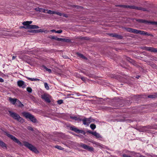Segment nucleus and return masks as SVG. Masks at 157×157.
Returning <instances> with one entry per match:
<instances>
[{
    "mask_svg": "<svg viewBox=\"0 0 157 157\" xmlns=\"http://www.w3.org/2000/svg\"><path fill=\"white\" fill-rule=\"evenodd\" d=\"M116 7H122L124 8H129L130 9H133L138 10H141L143 11H148L146 8L136 6H129L127 5H116Z\"/></svg>",
    "mask_w": 157,
    "mask_h": 157,
    "instance_id": "obj_1",
    "label": "nucleus"
},
{
    "mask_svg": "<svg viewBox=\"0 0 157 157\" xmlns=\"http://www.w3.org/2000/svg\"><path fill=\"white\" fill-rule=\"evenodd\" d=\"M124 29H125L127 32L133 33L135 34H140L145 35H149L147 32L143 31H141L129 28H125Z\"/></svg>",
    "mask_w": 157,
    "mask_h": 157,
    "instance_id": "obj_2",
    "label": "nucleus"
},
{
    "mask_svg": "<svg viewBox=\"0 0 157 157\" xmlns=\"http://www.w3.org/2000/svg\"><path fill=\"white\" fill-rule=\"evenodd\" d=\"M22 114L26 118L29 119L33 122L35 123L37 122V120L34 116L30 113L26 112H24L22 113Z\"/></svg>",
    "mask_w": 157,
    "mask_h": 157,
    "instance_id": "obj_3",
    "label": "nucleus"
},
{
    "mask_svg": "<svg viewBox=\"0 0 157 157\" xmlns=\"http://www.w3.org/2000/svg\"><path fill=\"white\" fill-rule=\"evenodd\" d=\"M10 115L14 119L21 122H24V120L17 114L10 111H9Z\"/></svg>",
    "mask_w": 157,
    "mask_h": 157,
    "instance_id": "obj_4",
    "label": "nucleus"
},
{
    "mask_svg": "<svg viewBox=\"0 0 157 157\" xmlns=\"http://www.w3.org/2000/svg\"><path fill=\"white\" fill-rule=\"evenodd\" d=\"M23 144L25 146L28 148L31 151H32L34 152H35L36 151H37V149L35 147L27 142H24Z\"/></svg>",
    "mask_w": 157,
    "mask_h": 157,
    "instance_id": "obj_5",
    "label": "nucleus"
},
{
    "mask_svg": "<svg viewBox=\"0 0 157 157\" xmlns=\"http://www.w3.org/2000/svg\"><path fill=\"white\" fill-rule=\"evenodd\" d=\"M6 135L9 138H10L13 141L21 145V144L19 140L13 136L6 132Z\"/></svg>",
    "mask_w": 157,
    "mask_h": 157,
    "instance_id": "obj_6",
    "label": "nucleus"
},
{
    "mask_svg": "<svg viewBox=\"0 0 157 157\" xmlns=\"http://www.w3.org/2000/svg\"><path fill=\"white\" fill-rule=\"evenodd\" d=\"M94 121V120L90 117L89 118L84 117L83 120V124L85 125L88 126L89 124L91 122Z\"/></svg>",
    "mask_w": 157,
    "mask_h": 157,
    "instance_id": "obj_7",
    "label": "nucleus"
},
{
    "mask_svg": "<svg viewBox=\"0 0 157 157\" xmlns=\"http://www.w3.org/2000/svg\"><path fill=\"white\" fill-rule=\"evenodd\" d=\"M22 24L24 25H26L27 28L29 29H37L39 28V27L36 25H29L28 21L23 22Z\"/></svg>",
    "mask_w": 157,
    "mask_h": 157,
    "instance_id": "obj_8",
    "label": "nucleus"
},
{
    "mask_svg": "<svg viewBox=\"0 0 157 157\" xmlns=\"http://www.w3.org/2000/svg\"><path fill=\"white\" fill-rule=\"evenodd\" d=\"M69 128L70 130L74 131L77 133H83V132H84V131L83 130H79L74 126L72 125L70 126Z\"/></svg>",
    "mask_w": 157,
    "mask_h": 157,
    "instance_id": "obj_9",
    "label": "nucleus"
},
{
    "mask_svg": "<svg viewBox=\"0 0 157 157\" xmlns=\"http://www.w3.org/2000/svg\"><path fill=\"white\" fill-rule=\"evenodd\" d=\"M80 147L89 151H94V148L93 147H90L85 144L81 143L80 144Z\"/></svg>",
    "mask_w": 157,
    "mask_h": 157,
    "instance_id": "obj_10",
    "label": "nucleus"
},
{
    "mask_svg": "<svg viewBox=\"0 0 157 157\" xmlns=\"http://www.w3.org/2000/svg\"><path fill=\"white\" fill-rule=\"evenodd\" d=\"M41 98L45 101L48 103H50L51 101L50 99L48 97V95L44 94L41 95Z\"/></svg>",
    "mask_w": 157,
    "mask_h": 157,
    "instance_id": "obj_11",
    "label": "nucleus"
},
{
    "mask_svg": "<svg viewBox=\"0 0 157 157\" xmlns=\"http://www.w3.org/2000/svg\"><path fill=\"white\" fill-rule=\"evenodd\" d=\"M87 132L95 136L97 138H102L101 136L96 131L92 132L89 130L87 131Z\"/></svg>",
    "mask_w": 157,
    "mask_h": 157,
    "instance_id": "obj_12",
    "label": "nucleus"
},
{
    "mask_svg": "<svg viewBox=\"0 0 157 157\" xmlns=\"http://www.w3.org/2000/svg\"><path fill=\"white\" fill-rule=\"evenodd\" d=\"M17 84L19 87H21L23 88H25L26 86L24 82L21 80L18 81Z\"/></svg>",
    "mask_w": 157,
    "mask_h": 157,
    "instance_id": "obj_13",
    "label": "nucleus"
},
{
    "mask_svg": "<svg viewBox=\"0 0 157 157\" xmlns=\"http://www.w3.org/2000/svg\"><path fill=\"white\" fill-rule=\"evenodd\" d=\"M136 21L140 23H144L146 24H151V22H152V21H149L140 19H136Z\"/></svg>",
    "mask_w": 157,
    "mask_h": 157,
    "instance_id": "obj_14",
    "label": "nucleus"
},
{
    "mask_svg": "<svg viewBox=\"0 0 157 157\" xmlns=\"http://www.w3.org/2000/svg\"><path fill=\"white\" fill-rule=\"evenodd\" d=\"M47 11L46 12V13L51 14H56L58 15H59L60 16H61L62 14L59 12H56L54 11H52L50 10H47Z\"/></svg>",
    "mask_w": 157,
    "mask_h": 157,
    "instance_id": "obj_15",
    "label": "nucleus"
},
{
    "mask_svg": "<svg viewBox=\"0 0 157 157\" xmlns=\"http://www.w3.org/2000/svg\"><path fill=\"white\" fill-rule=\"evenodd\" d=\"M9 100L13 105L15 104L16 102H17V100H18L16 98H9Z\"/></svg>",
    "mask_w": 157,
    "mask_h": 157,
    "instance_id": "obj_16",
    "label": "nucleus"
},
{
    "mask_svg": "<svg viewBox=\"0 0 157 157\" xmlns=\"http://www.w3.org/2000/svg\"><path fill=\"white\" fill-rule=\"evenodd\" d=\"M147 97L149 98H157V92L153 93L152 94L149 95Z\"/></svg>",
    "mask_w": 157,
    "mask_h": 157,
    "instance_id": "obj_17",
    "label": "nucleus"
},
{
    "mask_svg": "<svg viewBox=\"0 0 157 157\" xmlns=\"http://www.w3.org/2000/svg\"><path fill=\"white\" fill-rule=\"evenodd\" d=\"M59 40V41L66 42L67 43H71V40L69 39L60 38Z\"/></svg>",
    "mask_w": 157,
    "mask_h": 157,
    "instance_id": "obj_18",
    "label": "nucleus"
},
{
    "mask_svg": "<svg viewBox=\"0 0 157 157\" xmlns=\"http://www.w3.org/2000/svg\"><path fill=\"white\" fill-rule=\"evenodd\" d=\"M42 69H44L46 71H48L49 73H50L52 72V71L50 69L47 68L44 65H42L41 67Z\"/></svg>",
    "mask_w": 157,
    "mask_h": 157,
    "instance_id": "obj_19",
    "label": "nucleus"
},
{
    "mask_svg": "<svg viewBox=\"0 0 157 157\" xmlns=\"http://www.w3.org/2000/svg\"><path fill=\"white\" fill-rule=\"evenodd\" d=\"M77 55L79 57L81 58L82 59H87V58L85 56H84L82 54L79 53L78 52L77 53Z\"/></svg>",
    "mask_w": 157,
    "mask_h": 157,
    "instance_id": "obj_20",
    "label": "nucleus"
},
{
    "mask_svg": "<svg viewBox=\"0 0 157 157\" xmlns=\"http://www.w3.org/2000/svg\"><path fill=\"white\" fill-rule=\"evenodd\" d=\"M49 38H51L52 39L58 41H60L59 40L60 39V38H58L56 36H49Z\"/></svg>",
    "mask_w": 157,
    "mask_h": 157,
    "instance_id": "obj_21",
    "label": "nucleus"
},
{
    "mask_svg": "<svg viewBox=\"0 0 157 157\" xmlns=\"http://www.w3.org/2000/svg\"><path fill=\"white\" fill-rule=\"evenodd\" d=\"M0 146H1L3 148L5 147L6 148V145L2 140H0Z\"/></svg>",
    "mask_w": 157,
    "mask_h": 157,
    "instance_id": "obj_22",
    "label": "nucleus"
},
{
    "mask_svg": "<svg viewBox=\"0 0 157 157\" xmlns=\"http://www.w3.org/2000/svg\"><path fill=\"white\" fill-rule=\"evenodd\" d=\"M152 47H143V49L144 50H146L148 51H150L151 52Z\"/></svg>",
    "mask_w": 157,
    "mask_h": 157,
    "instance_id": "obj_23",
    "label": "nucleus"
},
{
    "mask_svg": "<svg viewBox=\"0 0 157 157\" xmlns=\"http://www.w3.org/2000/svg\"><path fill=\"white\" fill-rule=\"evenodd\" d=\"M114 37L117 38L118 39H121L123 38V36H122L117 34L116 33H115Z\"/></svg>",
    "mask_w": 157,
    "mask_h": 157,
    "instance_id": "obj_24",
    "label": "nucleus"
},
{
    "mask_svg": "<svg viewBox=\"0 0 157 157\" xmlns=\"http://www.w3.org/2000/svg\"><path fill=\"white\" fill-rule=\"evenodd\" d=\"M92 143L94 144H95L96 145L99 146L101 147H102V146H103L102 144H100V143H98L96 142L92 141L91 142Z\"/></svg>",
    "mask_w": 157,
    "mask_h": 157,
    "instance_id": "obj_25",
    "label": "nucleus"
},
{
    "mask_svg": "<svg viewBox=\"0 0 157 157\" xmlns=\"http://www.w3.org/2000/svg\"><path fill=\"white\" fill-rule=\"evenodd\" d=\"M129 152L130 153L132 154V155L134 156H135V155H140L139 153L136 152L134 151H129Z\"/></svg>",
    "mask_w": 157,
    "mask_h": 157,
    "instance_id": "obj_26",
    "label": "nucleus"
},
{
    "mask_svg": "<svg viewBox=\"0 0 157 157\" xmlns=\"http://www.w3.org/2000/svg\"><path fill=\"white\" fill-rule=\"evenodd\" d=\"M47 10L43 9L42 8H40L39 12H43L44 13H46V11Z\"/></svg>",
    "mask_w": 157,
    "mask_h": 157,
    "instance_id": "obj_27",
    "label": "nucleus"
},
{
    "mask_svg": "<svg viewBox=\"0 0 157 157\" xmlns=\"http://www.w3.org/2000/svg\"><path fill=\"white\" fill-rule=\"evenodd\" d=\"M90 127L92 130H94L96 128V125L94 124H91L90 125Z\"/></svg>",
    "mask_w": 157,
    "mask_h": 157,
    "instance_id": "obj_28",
    "label": "nucleus"
},
{
    "mask_svg": "<svg viewBox=\"0 0 157 157\" xmlns=\"http://www.w3.org/2000/svg\"><path fill=\"white\" fill-rule=\"evenodd\" d=\"M55 147L58 149L61 150H63L64 148L62 147L61 146L59 145H56L55 146Z\"/></svg>",
    "mask_w": 157,
    "mask_h": 157,
    "instance_id": "obj_29",
    "label": "nucleus"
},
{
    "mask_svg": "<svg viewBox=\"0 0 157 157\" xmlns=\"http://www.w3.org/2000/svg\"><path fill=\"white\" fill-rule=\"evenodd\" d=\"M78 77L80 78L83 81L85 82L86 80V78L84 77L81 76L80 75L78 76Z\"/></svg>",
    "mask_w": 157,
    "mask_h": 157,
    "instance_id": "obj_30",
    "label": "nucleus"
},
{
    "mask_svg": "<svg viewBox=\"0 0 157 157\" xmlns=\"http://www.w3.org/2000/svg\"><path fill=\"white\" fill-rule=\"evenodd\" d=\"M17 102L18 103V106L19 107H23L24 106V105H23V104L21 103V102L19 100H17Z\"/></svg>",
    "mask_w": 157,
    "mask_h": 157,
    "instance_id": "obj_31",
    "label": "nucleus"
},
{
    "mask_svg": "<svg viewBox=\"0 0 157 157\" xmlns=\"http://www.w3.org/2000/svg\"><path fill=\"white\" fill-rule=\"evenodd\" d=\"M27 91L29 93L32 92V89L30 87H28L27 88Z\"/></svg>",
    "mask_w": 157,
    "mask_h": 157,
    "instance_id": "obj_32",
    "label": "nucleus"
},
{
    "mask_svg": "<svg viewBox=\"0 0 157 157\" xmlns=\"http://www.w3.org/2000/svg\"><path fill=\"white\" fill-rule=\"evenodd\" d=\"M44 86L45 88L47 89V90H49V87L48 85V84L46 82H45L44 83Z\"/></svg>",
    "mask_w": 157,
    "mask_h": 157,
    "instance_id": "obj_33",
    "label": "nucleus"
},
{
    "mask_svg": "<svg viewBox=\"0 0 157 157\" xmlns=\"http://www.w3.org/2000/svg\"><path fill=\"white\" fill-rule=\"evenodd\" d=\"M151 52L157 53V48L152 47Z\"/></svg>",
    "mask_w": 157,
    "mask_h": 157,
    "instance_id": "obj_34",
    "label": "nucleus"
},
{
    "mask_svg": "<svg viewBox=\"0 0 157 157\" xmlns=\"http://www.w3.org/2000/svg\"><path fill=\"white\" fill-rule=\"evenodd\" d=\"M77 117L76 116H70V118L74 120L75 121H77Z\"/></svg>",
    "mask_w": 157,
    "mask_h": 157,
    "instance_id": "obj_35",
    "label": "nucleus"
},
{
    "mask_svg": "<svg viewBox=\"0 0 157 157\" xmlns=\"http://www.w3.org/2000/svg\"><path fill=\"white\" fill-rule=\"evenodd\" d=\"M127 60L129 62L133 63H134V61L130 59L129 57H128L127 58Z\"/></svg>",
    "mask_w": 157,
    "mask_h": 157,
    "instance_id": "obj_36",
    "label": "nucleus"
},
{
    "mask_svg": "<svg viewBox=\"0 0 157 157\" xmlns=\"http://www.w3.org/2000/svg\"><path fill=\"white\" fill-rule=\"evenodd\" d=\"M63 100H60L57 101V103L58 104L60 105L63 103Z\"/></svg>",
    "mask_w": 157,
    "mask_h": 157,
    "instance_id": "obj_37",
    "label": "nucleus"
},
{
    "mask_svg": "<svg viewBox=\"0 0 157 157\" xmlns=\"http://www.w3.org/2000/svg\"><path fill=\"white\" fill-rule=\"evenodd\" d=\"M36 31V33H41L43 32V31L41 29H36V30L35 31Z\"/></svg>",
    "mask_w": 157,
    "mask_h": 157,
    "instance_id": "obj_38",
    "label": "nucleus"
},
{
    "mask_svg": "<svg viewBox=\"0 0 157 157\" xmlns=\"http://www.w3.org/2000/svg\"><path fill=\"white\" fill-rule=\"evenodd\" d=\"M29 130L31 131H33V128L30 127V126H28L27 128Z\"/></svg>",
    "mask_w": 157,
    "mask_h": 157,
    "instance_id": "obj_39",
    "label": "nucleus"
},
{
    "mask_svg": "<svg viewBox=\"0 0 157 157\" xmlns=\"http://www.w3.org/2000/svg\"><path fill=\"white\" fill-rule=\"evenodd\" d=\"M62 30H59L56 31V33H62Z\"/></svg>",
    "mask_w": 157,
    "mask_h": 157,
    "instance_id": "obj_40",
    "label": "nucleus"
},
{
    "mask_svg": "<svg viewBox=\"0 0 157 157\" xmlns=\"http://www.w3.org/2000/svg\"><path fill=\"white\" fill-rule=\"evenodd\" d=\"M26 78L28 80H29L31 81H33V78H29V77H26Z\"/></svg>",
    "mask_w": 157,
    "mask_h": 157,
    "instance_id": "obj_41",
    "label": "nucleus"
},
{
    "mask_svg": "<svg viewBox=\"0 0 157 157\" xmlns=\"http://www.w3.org/2000/svg\"><path fill=\"white\" fill-rule=\"evenodd\" d=\"M83 119H82V118H80V117H77V121H83Z\"/></svg>",
    "mask_w": 157,
    "mask_h": 157,
    "instance_id": "obj_42",
    "label": "nucleus"
},
{
    "mask_svg": "<svg viewBox=\"0 0 157 157\" xmlns=\"http://www.w3.org/2000/svg\"><path fill=\"white\" fill-rule=\"evenodd\" d=\"M36 30H32L30 31H28L30 33H36V31H35Z\"/></svg>",
    "mask_w": 157,
    "mask_h": 157,
    "instance_id": "obj_43",
    "label": "nucleus"
},
{
    "mask_svg": "<svg viewBox=\"0 0 157 157\" xmlns=\"http://www.w3.org/2000/svg\"><path fill=\"white\" fill-rule=\"evenodd\" d=\"M151 24L157 25V22L155 21H152V22H151Z\"/></svg>",
    "mask_w": 157,
    "mask_h": 157,
    "instance_id": "obj_44",
    "label": "nucleus"
},
{
    "mask_svg": "<svg viewBox=\"0 0 157 157\" xmlns=\"http://www.w3.org/2000/svg\"><path fill=\"white\" fill-rule=\"evenodd\" d=\"M35 10L37 12H39V10H40V8L38 7L36 8H35Z\"/></svg>",
    "mask_w": 157,
    "mask_h": 157,
    "instance_id": "obj_45",
    "label": "nucleus"
},
{
    "mask_svg": "<svg viewBox=\"0 0 157 157\" xmlns=\"http://www.w3.org/2000/svg\"><path fill=\"white\" fill-rule=\"evenodd\" d=\"M39 80H40V79L38 78H33V81H39Z\"/></svg>",
    "mask_w": 157,
    "mask_h": 157,
    "instance_id": "obj_46",
    "label": "nucleus"
},
{
    "mask_svg": "<svg viewBox=\"0 0 157 157\" xmlns=\"http://www.w3.org/2000/svg\"><path fill=\"white\" fill-rule=\"evenodd\" d=\"M115 34V33H111L109 34V35L111 36L114 37Z\"/></svg>",
    "mask_w": 157,
    "mask_h": 157,
    "instance_id": "obj_47",
    "label": "nucleus"
},
{
    "mask_svg": "<svg viewBox=\"0 0 157 157\" xmlns=\"http://www.w3.org/2000/svg\"><path fill=\"white\" fill-rule=\"evenodd\" d=\"M4 81V80L1 78H0V82H3Z\"/></svg>",
    "mask_w": 157,
    "mask_h": 157,
    "instance_id": "obj_48",
    "label": "nucleus"
},
{
    "mask_svg": "<svg viewBox=\"0 0 157 157\" xmlns=\"http://www.w3.org/2000/svg\"><path fill=\"white\" fill-rule=\"evenodd\" d=\"M28 23L29 25H30V24H31L32 23V21H28Z\"/></svg>",
    "mask_w": 157,
    "mask_h": 157,
    "instance_id": "obj_49",
    "label": "nucleus"
},
{
    "mask_svg": "<svg viewBox=\"0 0 157 157\" xmlns=\"http://www.w3.org/2000/svg\"><path fill=\"white\" fill-rule=\"evenodd\" d=\"M51 31L52 32H55V33H56V31L55 29H52V30H51Z\"/></svg>",
    "mask_w": 157,
    "mask_h": 157,
    "instance_id": "obj_50",
    "label": "nucleus"
},
{
    "mask_svg": "<svg viewBox=\"0 0 157 157\" xmlns=\"http://www.w3.org/2000/svg\"><path fill=\"white\" fill-rule=\"evenodd\" d=\"M16 57V56H13L12 57V59H13V60L14 59H15Z\"/></svg>",
    "mask_w": 157,
    "mask_h": 157,
    "instance_id": "obj_51",
    "label": "nucleus"
},
{
    "mask_svg": "<svg viewBox=\"0 0 157 157\" xmlns=\"http://www.w3.org/2000/svg\"><path fill=\"white\" fill-rule=\"evenodd\" d=\"M63 57H64V58H66V59H67V58H68V56H63Z\"/></svg>",
    "mask_w": 157,
    "mask_h": 157,
    "instance_id": "obj_52",
    "label": "nucleus"
},
{
    "mask_svg": "<svg viewBox=\"0 0 157 157\" xmlns=\"http://www.w3.org/2000/svg\"><path fill=\"white\" fill-rule=\"evenodd\" d=\"M140 155H135V156H136V157H140Z\"/></svg>",
    "mask_w": 157,
    "mask_h": 157,
    "instance_id": "obj_53",
    "label": "nucleus"
},
{
    "mask_svg": "<svg viewBox=\"0 0 157 157\" xmlns=\"http://www.w3.org/2000/svg\"><path fill=\"white\" fill-rule=\"evenodd\" d=\"M140 157H145V156L142 155H140Z\"/></svg>",
    "mask_w": 157,
    "mask_h": 157,
    "instance_id": "obj_54",
    "label": "nucleus"
},
{
    "mask_svg": "<svg viewBox=\"0 0 157 157\" xmlns=\"http://www.w3.org/2000/svg\"><path fill=\"white\" fill-rule=\"evenodd\" d=\"M1 34L3 35H6L5 33H1Z\"/></svg>",
    "mask_w": 157,
    "mask_h": 157,
    "instance_id": "obj_55",
    "label": "nucleus"
},
{
    "mask_svg": "<svg viewBox=\"0 0 157 157\" xmlns=\"http://www.w3.org/2000/svg\"><path fill=\"white\" fill-rule=\"evenodd\" d=\"M21 28H25L24 26H21Z\"/></svg>",
    "mask_w": 157,
    "mask_h": 157,
    "instance_id": "obj_56",
    "label": "nucleus"
},
{
    "mask_svg": "<svg viewBox=\"0 0 157 157\" xmlns=\"http://www.w3.org/2000/svg\"><path fill=\"white\" fill-rule=\"evenodd\" d=\"M1 31H2V32H3H3H4L6 31H5V30H1Z\"/></svg>",
    "mask_w": 157,
    "mask_h": 157,
    "instance_id": "obj_57",
    "label": "nucleus"
},
{
    "mask_svg": "<svg viewBox=\"0 0 157 157\" xmlns=\"http://www.w3.org/2000/svg\"><path fill=\"white\" fill-rule=\"evenodd\" d=\"M75 7H78V6H74V7H75ZM77 8H78V7H77Z\"/></svg>",
    "mask_w": 157,
    "mask_h": 157,
    "instance_id": "obj_58",
    "label": "nucleus"
},
{
    "mask_svg": "<svg viewBox=\"0 0 157 157\" xmlns=\"http://www.w3.org/2000/svg\"><path fill=\"white\" fill-rule=\"evenodd\" d=\"M64 16L65 17H67V16H66V15H64Z\"/></svg>",
    "mask_w": 157,
    "mask_h": 157,
    "instance_id": "obj_59",
    "label": "nucleus"
}]
</instances>
